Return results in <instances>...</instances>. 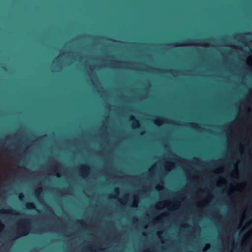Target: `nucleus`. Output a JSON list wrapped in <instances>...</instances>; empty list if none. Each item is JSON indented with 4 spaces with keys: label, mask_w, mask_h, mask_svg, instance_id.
<instances>
[{
    "label": "nucleus",
    "mask_w": 252,
    "mask_h": 252,
    "mask_svg": "<svg viewBox=\"0 0 252 252\" xmlns=\"http://www.w3.org/2000/svg\"><path fill=\"white\" fill-rule=\"evenodd\" d=\"M49 160L50 162H52L53 160L52 158H50Z\"/></svg>",
    "instance_id": "6"
},
{
    "label": "nucleus",
    "mask_w": 252,
    "mask_h": 252,
    "mask_svg": "<svg viewBox=\"0 0 252 252\" xmlns=\"http://www.w3.org/2000/svg\"><path fill=\"white\" fill-rule=\"evenodd\" d=\"M225 160L227 161V162H229L234 163L235 162V158H233V159L227 158Z\"/></svg>",
    "instance_id": "3"
},
{
    "label": "nucleus",
    "mask_w": 252,
    "mask_h": 252,
    "mask_svg": "<svg viewBox=\"0 0 252 252\" xmlns=\"http://www.w3.org/2000/svg\"><path fill=\"white\" fill-rule=\"evenodd\" d=\"M206 247H207V248H206V249H204V251H206V250H207V249H208V248H209V246H206Z\"/></svg>",
    "instance_id": "8"
},
{
    "label": "nucleus",
    "mask_w": 252,
    "mask_h": 252,
    "mask_svg": "<svg viewBox=\"0 0 252 252\" xmlns=\"http://www.w3.org/2000/svg\"><path fill=\"white\" fill-rule=\"evenodd\" d=\"M23 197H24V195H23L22 194H21L19 195V199H20V200L22 199Z\"/></svg>",
    "instance_id": "4"
},
{
    "label": "nucleus",
    "mask_w": 252,
    "mask_h": 252,
    "mask_svg": "<svg viewBox=\"0 0 252 252\" xmlns=\"http://www.w3.org/2000/svg\"><path fill=\"white\" fill-rule=\"evenodd\" d=\"M156 188H157V189L158 190H159V189H162V187H161V188L158 187H157Z\"/></svg>",
    "instance_id": "5"
},
{
    "label": "nucleus",
    "mask_w": 252,
    "mask_h": 252,
    "mask_svg": "<svg viewBox=\"0 0 252 252\" xmlns=\"http://www.w3.org/2000/svg\"><path fill=\"white\" fill-rule=\"evenodd\" d=\"M26 207L28 209H32L34 207V204L32 203H27L26 204Z\"/></svg>",
    "instance_id": "2"
},
{
    "label": "nucleus",
    "mask_w": 252,
    "mask_h": 252,
    "mask_svg": "<svg viewBox=\"0 0 252 252\" xmlns=\"http://www.w3.org/2000/svg\"><path fill=\"white\" fill-rule=\"evenodd\" d=\"M130 121H132L133 122V126L134 128H138L139 126V122L135 119V118L133 116H130Z\"/></svg>",
    "instance_id": "1"
},
{
    "label": "nucleus",
    "mask_w": 252,
    "mask_h": 252,
    "mask_svg": "<svg viewBox=\"0 0 252 252\" xmlns=\"http://www.w3.org/2000/svg\"><path fill=\"white\" fill-rule=\"evenodd\" d=\"M242 161H241V160H240V161H239L238 162V163H242Z\"/></svg>",
    "instance_id": "9"
},
{
    "label": "nucleus",
    "mask_w": 252,
    "mask_h": 252,
    "mask_svg": "<svg viewBox=\"0 0 252 252\" xmlns=\"http://www.w3.org/2000/svg\"><path fill=\"white\" fill-rule=\"evenodd\" d=\"M3 224H1L0 226V229H2L3 228Z\"/></svg>",
    "instance_id": "7"
}]
</instances>
